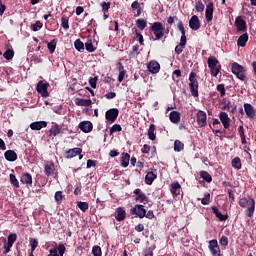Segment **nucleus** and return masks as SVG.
Returning <instances> with one entry per match:
<instances>
[{
	"label": "nucleus",
	"mask_w": 256,
	"mask_h": 256,
	"mask_svg": "<svg viewBox=\"0 0 256 256\" xmlns=\"http://www.w3.org/2000/svg\"><path fill=\"white\" fill-rule=\"evenodd\" d=\"M179 77H181V70H179V69L174 70L172 73L173 81H179Z\"/></svg>",
	"instance_id": "obj_57"
},
{
	"label": "nucleus",
	"mask_w": 256,
	"mask_h": 256,
	"mask_svg": "<svg viewBox=\"0 0 256 256\" xmlns=\"http://www.w3.org/2000/svg\"><path fill=\"white\" fill-rule=\"evenodd\" d=\"M74 47L76 51H79L80 53H82V51H85V44L81 41V39H77L74 42Z\"/></svg>",
	"instance_id": "obj_38"
},
{
	"label": "nucleus",
	"mask_w": 256,
	"mask_h": 256,
	"mask_svg": "<svg viewBox=\"0 0 256 256\" xmlns=\"http://www.w3.org/2000/svg\"><path fill=\"white\" fill-rule=\"evenodd\" d=\"M93 101L91 99L76 98L75 105L78 107H91Z\"/></svg>",
	"instance_id": "obj_22"
},
{
	"label": "nucleus",
	"mask_w": 256,
	"mask_h": 256,
	"mask_svg": "<svg viewBox=\"0 0 256 256\" xmlns=\"http://www.w3.org/2000/svg\"><path fill=\"white\" fill-rule=\"evenodd\" d=\"M4 157H5L6 161H10V163L17 161V153L13 150H7L4 153Z\"/></svg>",
	"instance_id": "obj_25"
},
{
	"label": "nucleus",
	"mask_w": 256,
	"mask_h": 256,
	"mask_svg": "<svg viewBox=\"0 0 256 256\" xmlns=\"http://www.w3.org/2000/svg\"><path fill=\"white\" fill-rule=\"evenodd\" d=\"M92 254L94 256H102V252H101V246H94L92 248Z\"/></svg>",
	"instance_id": "obj_55"
},
{
	"label": "nucleus",
	"mask_w": 256,
	"mask_h": 256,
	"mask_svg": "<svg viewBox=\"0 0 256 256\" xmlns=\"http://www.w3.org/2000/svg\"><path fill=\"white\" fill-rule=\"evenodd\" d=\"M232 167L234 169H241V158L240 157H236L232 160Z\"/></svg>",
	"instance_id": "obj_43"
},
{
	"label": "nucleus",
	"mask_w": 256,
	"mask_h": 256,
	"mask_svg": "<svg viewBox=\"0 0 256 256\" xmlns=\"http://www.w3.org/2000/svg\"><path fill=\"white\" fill-rule=\"evenodd\" d=\"M217 91L220 93L221 97H225V84H218Z\"/></svg>",
	"instance_id": "obj_59"
},
{
	"label": "nucleus",
	"mask_w": 256,
	"mask_h": 256,
	"mask_svg": "<svg viewBox=\"0 0 256 256\" xmlns=\"http://www.w3.org/2000/svg\"><path fill=\"white\" fill-rule=\"evenodd\" d=\"M78 127L83 133H91L93 131V123L91 121L80 122Z\"/></svg>",
	"instance_id": "obj_16"
},
{
	"label": "nucleus",
	"mask_w": 256,
	"mask_h": 256,
	"mask_svg": "<svg viewBox=\"0 0 256 256\" xmlns=\"http://www.w3.org/2000/svg\"><path fill=\"white\" fill-rule=\"evenodd\" d=\"M169 119L171 123H179V121H181V113L177 111H172L169 114Z\"/></svg>",
	"instance_id": "obj_30"
},
{
	"label": "nucleus",
	"mask_w": 256,
	"mask_h": 256,
	"mask_svg": "<svg viewBox=\"0 0 256 256\" xmlns=\"http://www.w3.org/2000/svg\"><path fill=\"white\" fill-rule=\"evenodd\" d=\"M48 51L51 55L55 53V49H57V39H53L51 42L47 44Z\"/></svg>",
	"instance_id": "obj_36"
},
{
	"label": "nucleus",
	"mask_w": 256,
	"mask_h": 256,
	"mask_svg": "<svg viewBox=\"0 0 256 256\" xmlns=\"http://www.w3.org/2000/svg\"><path fill=\"white\" fill-rule=\"evenodd\" d=\"M237 31H241L242 33H245L247 31V22L241 18L237 17L235 21Z\"/></svg>",
	"instance_id": "obj_18"
},
{
	"label": "nucleus",
	"mask_w": 256,
	"mask_h": 256,
	"mask_svg": "<svg viewBox=\"0 0 256 256\" xmlns=\"http://www.w3.org/2000/svg\"><path fill=\"white\" fill-rule=\"evenodd\" d=\"M3 57L7 61H11V59H13V57H15V51H13V49H8L4 52Z\"/></svg>",
	"instance_id": "obj_40"
},
{
	"label": "nucleus",
	"mask_w": 256,
	"mask_h": 256,
	"mask_svg": "<svg viewBox=\"0 0 256 256\" xmlns=\"http://www.w3.org/2000/svg\"><path fill=\"white\" fill-rule=\"evenodd\" d=\"M130 213L131 215L139 217V219H143L145 217V213H147V210L145 209V206L136 204L133 208H131Z\"/></svg>",
	"instance_id": "obj_5"
},
{
	"label": "nucleus",
	"mask_w": 256,
	"mask_h": 256,
	"mask_svg": "<svg viewBox=\"0 0 256 256\" xmlns=\"http://www.w3.org/2000/svg\"><path fill=\"white\" fill-rule=\"evenodd\" d=\"M77 207L80 209V211H82L83 213H85V211H87V209H89V203L87 202H78L77 203Z\"/></svg>",
	"instance_id": "obj_45"
},
{
	"label": "nucleus",
	"mask_w": 256,
	"mask_h": 256,
	"mask_svg": "<svg viewBox=\"0 0 256 256\" xmlns=\"http://www.w3.org/2000/svg\"><path fill=\"white\" fill-rule=\"evenodd\" d=\"M65 251H66L65 245L63 243H59L58 244V253H59V255L60 256L65 255Z\"/></svg>",
	"instance_id": "obj_61"
},
{
	"label": "nucleus",
	"mask_w": 256,
	"mask_h": 256,
	"mask_svg": "<svg viewBox=\"0 0 256 256\" xmlns=\"http://www.w3.org/2000/svg\"><path fill=\"white\" fill-rule=\"evenodd\" d=\"M136 35V39H138L140 45H144L143 35L137 31V29L133 32Z\"/></svg>",
	"instance_id": "obj_60"
},
{
	"label": "nucleus",
	"mask_w": 256,
	"mask_h": 256,
	"mask_svg": "<svg viewBox=\"0 0 256 256\" xmlns=\"http://www.w3.org/2000/svg\"><path fill=\"white\" fill-rule=\"evenodd\" d=\"M144 256H153V248L149 247L143 250Z\"/></svg>",
	"instance_id": "obj_64"
},
{
	"label": "nucleus",
	"mask_w": 256,
	"mask_h": 256,
	"mask_svg": "<svg viewBox=\"0 0 256 256\" xmlns=\"http://www.w3.org/2000/svg\"><path fill=\"white\" fill-rule=\"evenodd\" d=\"M125 217H127V213L125 212V209L123 207H118L116 209V220L117 221H125Z\"/></svg>",
	"instance_id": "obj_26"
},
{
	"label": "nucleus",
	"mask_w": 256,
	"mask_h": 256,
	"mask_svg": "<svg viewBox=\"0 0 256 256\" xmlns=\"http://www.w3.org/2000/svg\"><path fill=\"white\" fill-rule=\"evenodd\" d=\"M2 241L4 243V255H7V253H9L11 251V247H13V244H9V242H7L6 238H2Z\"/></svg>",
	"instance_id": "obj_42"
},
{
	"label": "nucleus",
	"mask_w": 256,
	"mask_h": 256,
	"mask_svg": "<svg viewBox=\"0 0 256 256\" xmlns=\"http://www.w3.org/2000/svg\"><path fill=\"white\" fill-rule=\"evenodd\" d=\"M218 117L224 129H229L231 125V118H229V114H227V112H220Z\"/></svg>",
	"instance_id": "obj_15"
},
{
	"label": "nucleus",
	"mask_w": 256,
	"mask_h": 256,
	"mask_svg": "<svg viewBox=\"0 0 256 256\" xmlns=\"http://www.w3.org/2000/svg\"><path fill=\"white\" fill-rule=\"evenodd\" d=\"M239 205L240 207H243V208L248 206V209L246 210V215L247 217H253L255 213V199L248 200L246 197L241 198L239 200Z\"/></svg>",
	"instance_id": "obj_1"
},
{
	"label": "nucleus",
	"mask_w": 256,
	"mask_h": 256,
	"mask_svg": "<svg viewBox=\"0 0 256 256\" xmlns=\"http://www.w3.org/2000/svg\"><path fill=\"white\" fill-rule=\"evenodd\" d=\"M150 31L154 33V36L156 37L155 40L163 39L165 36V26H163V23L161 22H154L150 27Z\"/></svg>",
	"instance_id": "obj_3"
},
{
	"label": "nucleus",
	"mask_w": 256,
	"mask_h": 256,
	"mask_svg": "<svg viewBox=\"0 0 256 256\" xmlns=\"http://www.w3.org/2000/svg\"><path fill=\"white\" fill-rule=\"evenodd\" d=\"M199 175L204 181H206V183H211V181H213V177H211V174L207 171H200Z\"/></svg>",
	"instance_id": "obj_35"
},
{
	"label": "nucleus",
	"mask_w": 256,
	"mask_h": 256,
	"mask_svg": "<svg viewBox=\"0 0 256 256\" xmlns=\"http://www.w3.org/2000/svg\"><path fill=\"white\" fill-rule=\"evenodd\" d=\"M191 95L193 97H199V86H189Z\"/></svg>",
	"instance_id": "obj_53"
},
{
	"label": "nucleus",
	"mask_w": 256,
	"mask_h": 256,
	"mask_svg": "<svg viewBox=\"0 0 256 256\" xmlns=\"http://www.w3.org/2000/svg\"><path fill=\"white\" fill-rule=\"evenodd\" d=\"M89 85L92 87V89H97V77H91L89 79Z\"/></svg>",
	"instance_id": "obj_63"
},
{
	"label": "nucleus",
	"mask_w": 256,
	"mask_h": 256,
	"mask_svg": "<svg viewBox=\"0 0 256 256\" xmlns=\"http://www.w3.org/2000/svg\"><path fill=\"white\" fill-rule=\"evenodd\" d=\"M147 69L152 75H157L161 71V65L156 60H152L147 64Z\"/></svg>",
	"instance_id": "obj_12"
},
{
	"label": "nucleus",
	"mask_w": 256,
	"mask_h": 256,
	"mask_svg": "<svg viewBox=\"0 0 256 256\" xmlns=\"http://www.w3.org/2000/svg\"><path fill=\"white\" fill-rule=\"evenodd\" d=\"M118 71H119V75H118V81L119 83L123 82V79H125V68L123 67V64L121 62H118Z\"/></svg>",
	"instance_id": "obj_32"
},
{
	"label": "nucleus",
	"mask_w": 256,
	"mask_h": 256,
	"mask_svg": "<svg viewBox=\"0 0 256 256\" xmlns=\"http://www.w3.org/2000/svg\"><path fill=\"white\" fill-rule=\"evenodd\" d=\"M10 183L16 187V189H19V180H17V177L14 174H10Z\"/></svg>",
	"instance_id": "obj_47"
},
{
	"label": "nucleus",
	"mask_w": 256,
	"mask_h": 256,
	"mask_svg": "<svg viewBox=\"0 0 256 256\" xmlns=\"http://www.w3.org/2000/svg\"><path fill=\"white\" fill-rule=\"evenodd\" d=\"M170 191L173 197H177V195L181 194V184L179 182L172 183Z\"/></svg>",
	"instance_id": "obj_27"
},
{
	"label": "nucleus",
	"mask_w": 256,
	"mask_h": 256,
	"mask_svg": "<svg viewBox=\"0 0 256 256\" xmlns=\"http://www.w3.org/2000/svg\"><path fill=\"white\" fill-rule=\"evenodd\" d=\"M189 27L192 31H199L201 29V21L197 15H193L189 20Z\"/></svg>",
	"instance_id": "obj_13"
},
{
	"label": "nucleus",
	"mask_w": 256,
	"mask_h": 256,
	"mask_svg": "<svg viewBox=\"0 0 256 256\" xmlns=\"http://www.w3.org/2000/svg\"><path fill=\"white\" fill-rule=\"evenodd\" d=\"M148 138L150 141H155V139H157V136L155 135V124H150L148 129Z\"/></svg>",
	"instance_id": "obj_34"
},
{
	"label": "nucleus",
	"mask_w": 256,
	"mask_h": 256,
	"mask_svg": "<svg viewBox=\"0 0 256 256\" xmlns=\"http://www.w3.org/2000/svg\"><path fill=\"white\" fill-rule=\"evenodd\" d=\"M117 117H119V109L117 108L109 109L105 113V119L106 121H110V123H115Z\"/></svg>",
	"instance_id": "obj_9"
},
{
	"label": "nucleus",
	"mask_w": 256,
	"mask_h": 256,
	"mask_svg": "<svg viewBox=\"0 0 256 256\" xmlns=\"http://www.w3.org/2000/svg\"><path fill=\"white\" fill-rule=\"evenodd\" d=\"M103 13H107L111 9V2H102L101 3Z\"/></svg>",
	"instance_id": "obj_54"
},
{
	"label": "nucleus",
	"mask_w": 256,
	"mask_h": 256,
	"mask_svg": "<svg viewBox=\"0 0 256 256\" xmlns=\"http://www.w3.org/2000/svg\"><path fill=\"white\" fill-rule=\"evenodd\" d=\"M83 149L81 148H72L65 152L64 157L65 159H73V157H77L79 155V159H83Z\"/></svg>",
	"instance_id": "obj_10"
},
{
	"label": "nucleus",
	"mask_w": 256,
	"mask_h": 256,
	"mask_svg": "<svg viewBox=\"0 0 256 256\" xmlns=\"http://www.w3.org/2000/svg\"><path fill=\"white\" fill-rule=\"evenodd\" d=\"M134 195H136L134 199L137 203H143V205H147V203H149V197H147L141 189L137 188L134 190Z\"/></svg>",
	"instance_id": "obj_7"
},
{
	"label": "nucleus",
	"mask_w": 256,
	"mask_h": 256,
	"mask_svg": "<svg viewBox=\"0 0 256 256\" xmlns=\"http://www.w3.org/2000/svg\"><path fill=\"white\" fill-rule=\"evenodd\" d=\"M61 26L67 31V29H69V18L63 16L61 18Z\"/></svg>",
	"instance_id": "obj_52"
},
{
	"label": "nucleus",
	"mask_w": 256,
	"mask_h": 256,
	"mask_svg": "<svg viewBox=\"0 0 256 256\" xmlns=\"http://www.w3.org/2000/svg\"><path fill=\"white\" fill-rule=\"evenodd\" d=\"M220 245H222V247H227V245H229V238H227V236H222L220 238Z\"/></svg>",
	"instance_id": "obj_62"
},
{
	"label": "nucleus",
	"mask_w": 256,
	"mask_h": 256,
	"mask_svg": "<svg viewBox=\"0 0 256 256\" xmlns=\"http://www.w3.org/2000/svg\"><path fill=\"white\" fill-rule=\"evenodd\" d=\"M15 241H17V234L15 233L9 234L7 243H9L10 245H13Z\"/></svg>",
	"instance_id": "obj_56"
},
{
	"label": "nucleus",
	"mask_w": 256,
	"mask_h": 256,
	"mask_svg": "<svg viewBox=\"0 0 256 256\" xmlns=\"http://www.w3.org/2000/svg\"><path fill=\"white\" fill-rule=\"evenodd\" d=\"M244 111H245L248 119H251V120L255 119L256 112H255V108L253 107V105H251L250 103H245Z\"/></svg>",
	"instance_id": "obj_17"
},
{
	"label": "nucleus",
	"mask_w": 256,
	"mask_h": 256,
	"mask_svg": "<svg viewBox=\"0 0 256 256\" xmlns=\"http://www.w3.org/2000/svg\"><path fill=\"white\" fill-rule=\"evenodd\" d=\"M209 199H211V194L205 193L201 200L202 205H209Z\"/></svg>",
	"instance_id": "obj_58"
},
{
	"label": "nucleus",
	"mask_w": 256,
	"mask_h": 256,
	"mask_svg": "<svg viewBox=\"0 0 256 256\" xmlns=\"http://www.w3.org/2000/svg\"><path fill=\"white\" fill-rule=\"evenodd\" d=\"M197 123L200 127H206L207 126V113H205L203 110H199L196 115Z\"/></svg>",
	"instance_id": "obj_14"
},
{
	"label": "nucleus",
	"mask_w": 256,
	"mask_h": 256,
	"mask_svg": "<svg viewBox=\"0 0 256 256\" xmlns=\"http://www.w3.org/2000/svg\"><path fill=\"white\" fill-rule=\"evenodd\" d=\"M208 67L210 69V73L212 77H217L219 72L221 71V65L219 64V60L216 57H209L207 60Z\"/></svg>",
	"instance_id": "obj_2"
},
{
	"label": "nucleus",
	"mask_w": 256,
	"mask_h": 256,
	"mask_svg": "<svg viewBox=\"0 0 256 256\" xmlns=\"http://www.w3.org/2000/svg\"><path fill=\"white\" fill-rule=\"evenodd\" d=\"M130 159L131 156L129 155V153L123 154L121 158V167H123L124 169H126V167H129Z\"/></svg>",
	"instance_id": "obj_33"
},
{
	"label": "nucleus",
	"mask_w": 256,
	"mask_h": 256,
	"mask_svg": "<svg viewBox=\"0 0 256 256\" xmlns=\"http://www.w3.org/2000/svg\"><path fill=\"white\" fill-rule=\"evenodd\" d=\"M44 173L47 177H51L55 173V164L53 162H47L44 166Z\"/></svg>",
	"instance_id": "obj_23"
},
{
	"label": "nucleus",
	"mask_w": 256,
	"mask_h": 256,
	"mask_svg": "<svg viewBox=\"0 0 256 256\" xmlns=\"http://www.w3.org/2000/svg\"><path fill=\"white\" fill-rule=\"evenodd\" d=\"M155 179H157V174L154 172H147L145 176L146 185H153V181H155Z\"/></svg>",
	"instance_id": "obj_31"
},
{
	"label": "nucleus",
	"mask_w": 256,
	"mask_h": 256,
	"mask_svg": "<svg viewBox=\"0 0 256 256\" xmlns=\"http://www.w3.org/2000/svg\"><path fill=\"white\" fill-rule=\"evenodd\" d=\"M205 18L207 23H211V21H213V2H209L206 5Z\"/></svg>",
	"instance_id": "obj_19"
},
{
	"label": "nucleus",
	"mask_w": 256,
	"mask_h": 256,
	"mask_svg": "<svg viewBox=\"0 0 256 256\" xmlns=\"http://www.w3.org/2000/svg\"><path fill=\"white\" fill-rule=\"evenodd\" d=\"M20 182L22 185H33V176H31L30 173H23L22 176L20 177Z\"/></svg>",
	"instance_id": "obj_20"
},
{
	"label": "nucleus",
	"mask_w": 256,
	"mask_h": 256,
	"mask_svg": "<svg viewBox=\"0 0 256 256\" xmlns=\"http://www.w3.org/2000/svg\"><path fill=\"white\" fill-rule=\"evenodd\" d=\"M123 131V128L121 127V125L119 124H114L111 128H110V135H113V133H119Z\"/></svg>",
	"instance_id": "obj_46"
},
{
	"label": "nucleus",
	"mask_w": 256,
	"mask_h": 256,
	"mask_svg": "<svg viewBox=\"0 0 256 256\" xmlns=\"http://www.w3.org/2000/svg\"><path fill=\"white\" fill-rule=\"evenodd\" d=\"M208 249L212 256H221V248H219V242H217V239L209 241Z\"/></svg>",
	"instance_id": "obj_6"
},
{
	"label": "nucleus",
	"mask_w": 256,
	"mask_h": 256,
	"mask_svg": "<svg viewBox=\"0 0 256 256\" xmlns=\"http://www.w3.org/2000/svg\"><path fill=\"white\" fill-rule=\"evenodd\" d=\"M42 27H43V23H41V21H36V23L31 25V29L34 32L39 31V29H42Z\"/></svg>",
	"instance_id": "obj_51"
},
{
	"label": "nucleus",
	"mask_w": 256,
	"mask_h": 256,
	"mask_svg": "<svg viewBox=\"0 0 256 256\" xmlns=\"http://www.w3.org/2000/svg\"><path fill=\"white\" fill-rule=\"evenodd\" d=\"M231 69L232 73L236 75L237 79H240V81H245V79H247L244 72L245 68H243L239 63H233Z\"/></svg>",
	"instance_id": "obj_4"
},
{
	"label": "nucleus",
	"mask_w": 256,
	"mask_h": 256,
	"mask_svg": "<svg viewBox=\"0 0 256 256\" xmlns=\"http://www.w3.org/2000/svg\"><path fill=\"white\" fill-rule=\"evenodd\" d=\"M211 209H212V212L214 213V215L217 217V219H219V221H226L227 219H229V215H227V214L223 215L219 211L217 206H212Z\"/></svg>",
	"instance_id": "obj_24"
},
{
	"label": "nucleus",
	"mask_w": 256,
	"mask_h": 256,
	"mask_svg": "<svg viewBox=\"0 0 256 256\" xmlns=\"http://www.w3.org/2000/svg\"><path fill=\"white\" fill-rule=\"evenodd\" d=\"M184 147L185 144H183V142H181L180 140H175L174 151H176V153H180V151H183Z\"/></svg>",
	"instance_id": "obj_39"
},
{
	"label": "nucleus",
	"mask_w": 256,
	"mask_h": 256,
	"mask_svg": "<svg viewBox=\"0 0 256 256\" xmlns=\"http://www.w3.org/2000/svg\"><path fill=\"white\" fill-rule=\"evenodd\" d=\"M195 9L198 13H203L205 11V4H203L201 1H198L196 2Z\"/></svg>",
	"instance_id": "obj_50"
},
{
	"label": "nucleus",
	"mask_w": 256,
	"mask_h": 256,
	"mask_svg": "<svg viewBox=\"0 0 256 256\" xmlns=\"http://www.w3.org/2000/svg\"><path fill=\"white\" fill-rule=\"evenodd\" d=\"M45 127H47L46 121H36L30 124V129H32V131H41V129Z\"/></svg>",
	"instance_id": "obj_21"
},
{
	"label": "nucleus",
	"mask_w": 256,
	"mask_h": 256,
	"mask_svg": "<svg viewBox=\"0 0 256 256\" xmlns=\"http://www.w3.org/2000/svg\"><path fill=\"white\" fill-rule=\"evenodd\" d=\"M29 243L31 246V253H33V251H35L36 247L39 246V241H37V239H35V238H30Z\"/></svg>",
	"instance_id": "obj_48"
},
{
	"label": "nucleus",
	"mask_w": 256,
	"mask_h": 256,
	"mask_svg": "<svg viewBox=\"0 0 256 256\" xmlns=\"http://www.w3.org/2000/svg\"><path fill=\"white\" fill-rule=\"evenodd\" d=\"M136 25L138 29H141V31H143V29L147 27V20L138 19L136 20Z\"/></svg>",
	"instance_id": "obj_44"
},
{
	"label": "nucleus",
	"mask_w": 256,
	"mask_h": 256,
	"mask_svg": "<svg viewBox=\"0 0 256 256\" xmlns=\"http://www.w3.org/2000/svg\"><path fill=\"white\" fill-rule=\"evenodd\" d=\"M85 49L89 53H93L95 51V49H97V48H95V46H93L92 40H87V42L85 43Z\"/></svg>",
	"instance_id": "obj_41"
},
{
	"label": "nucleus",
	"mask_w": 256,
	"mask_h": 256,
	"mask_svg": "<svg viewBox=\"0 0 256 256\" xmlns=\"http://www.w3.org/2000/svg\"><path fill=\"white\" fill-rule=\"evenodd\" d=\"M177 28L182 35L180 38L179 45H181L182 47H185V45H187V36L185 35L186 31H185V26L183 25V21L179 20L177 24Z\"/></svg>",
	"instance_id": "obj_11"
},
{
	"label": "nucleus",
	"mask_w": 256,
	"mask_h": 256,
	"mask_svg": "<svg viewBox=\"0 0 256 256\" xmlns=\"http://www.w3.org/2000/svg\"><path fill=\"white\" fill-rule=\"evenodd\" d=\"M62 129H63V128H62L59 124L53 122V123H52V127L50 128V133H51V135H53L54 137H57V135H59V134L61 133V130H62Z\"/></svg>",
	"instance_id": "obj_29"
},
{
	"label": "nucleus",
	"mask_w": 256,
	"mask_h": 256,
	"mask_svg": "<svg viewBox=\"0 0 256 256\" xmlns=\"http://www.w3.org/2000/svg\"><path fill=\"white\" fill-rule=\"evenodd\" d=\"M49 84L44 81H39L36 86V91L42 96V97H49Z\"/></svg>",
	"instance_id": "obj_8"
},
{
	"label": "nucleus",
	"mask_w": 256,
	"mask_h": 256,
	"mask_svg": "<svg viewBox=\"0 0 256 256\" xmlns=\"http://www.w3.org/2000/svg\"><path fill=\"white\" fill-rule=\"evenodd\" d=\"M195 77H197L195 72H191L189 75V81H190L189 86L199 87V82Z\"/></svg>",
	"instance_id": "obj_37"
},
{
	"label": "nucleus",
	"mask_w": 256,
	"mask_h": 256,
	"mask_svg": "<svg viewBox=\"0 0 256 256\" xmlns=\"http://www.w3.org/2000/svg\"><path fill=\"white\" fill-rule=\"evenodd\" d=\"M54 199L58 205L61 204L63 202V192L57 191L54 195Z\"/></svg>",
	"instance_id": "obj_49"
},
{
	"label": "nucleus",
	"mask_w": 256,
	"mask_h": 256,
	"mask_svg": "<svg viewBox=\"0 0 256 256\" xmlns=\"http://www.w3.org/2000/svg\"><path fill=\"white\" fill-rule=\"evenodd\" d=\"M247 41H249V35L247 33H244L238 38L237 46L245 47V45H247Z\"/></svg>",
	"instance_id": "obj_28"
}]
</instances>
